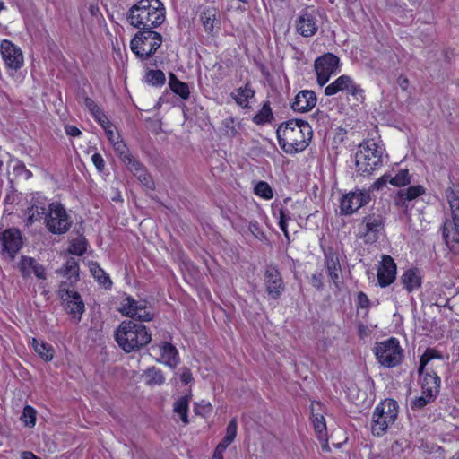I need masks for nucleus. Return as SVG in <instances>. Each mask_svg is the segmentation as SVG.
Returning <instances> with one entry per match:
<instances>
[{
    "instance_id": "nucleus-5",
    "label": "nucleus",
    "mask_w": 459,
    "mask_h": 459,
    "mask_svg": "<svg viewBox=\"0 0 459 459\" xmlns=\"http://www.w3.org/2000/svg\"><path fill=\"white\" fill-rule=\"evenodd\" d=\"M398 408V403L394 399H385L375 407L371 422V431L374 436L381 437L386 433L388 428L397 419Z\"/></svg>"
},
{
    "instance_id": "nucleus-50",
    "label": "nucleus",
    "mask_w": 459,
    "mask_h": 459,
    "mask_svg": "<svg viewBox=\"0 0 459 459\" xmlns=\"http://www.w3.org/2000/svg\"><path fill=\"white\" fill-rule=\"evenodd\" d=\"M112 145L116 151V152L118 154L120 159L123 160V162L126 161V157L131 156L126 145L124 143V142L121 139L118 141H115V143H113Z\"/></svg>"
},
{
    "instance_id": "nucleus-63",
    "label": "nucleus",
    "mask_w": 459,
    "mask_h": 459,
    "mask_svg": "<svg viewBox=\"0 0 459 459\" xmlns=\"http://www.w3.org/2000/svg\"><path fill=\"white\" fill-rule=\"evenodd\" d=\"M22 459H41L40 457L37 456L30 451H23L21 454Z\"/></svg>"
},
{
    "instance_id": "nucleus-60",
    "label": "nucleus",
    "mask_w": 459,
    "mask_h": 459,
    "mask_svg": "<svg viewBox=\"0 0 459 459\" xmlns=\"http://www.w3.org/2000/svg\"><path fill=\"white\" fill-rule=\"evenodd\" d=\"M287 221H288L287 216L285 215L283 211H281L279 225H280L281 230L284 232L285 237L289 238L288 231H287Z\"/></svg>"
},
{
    "instance_id": "nucleus-23",
    "label": "nucleus",
    "mask_w": 459,
    "mask_h": 459,
    "mask_svg": "<svg viewBox=\"0 0 459 459\" xmlns=\"http://www.w3.org/2000/svg\"><path fill=\"white\" fill-rule=\"evenodd\" d=\"M316 96L313 91L304 90L299 91L291 104L294 111L307 112L316 104Z\"/></svg>"
},
{
    "instance_id": "nucleus-27",
    "label": "nucleus",
    "mask_w": 459,
    "mask_h": 459,
    "mask_svg": "<svg viewBox=\"0 0 459 459\" xmlns=\"http://www.w3.org/2000/svg\"><path fill=\"white\" fill-rule=\"evenodd\" d=\"M231 98L243 108H248L249 100L255 97V91L250 88L247 82L244 87H239L230 93Z\"/></svg>"
},
{
    "instance_id": "nucleus-61",
    "label": "nucleus",
    "mask_w": 459,
    "mask_h": 459,
    "mask_svg": "<svg viewBox=\"0 0 459 459\" xmlns=\"http://www.w3.org/2000/svg\"><path fill=\"white\" fill-rule=\"evenodd\" d=\"M369 303V300L364 293L360 292L357 298V304L359 308H366Z\"/></svg>"
},
{
    "instance_id": "nucleus-22",
    "label": "nucleus",
    "mask_w": 459,
    "mask_h": 459,
    "mask_svg": "<svg viewBox=\"0 0 459 459\" xmlns=\"http://www.w3.org/2000/svg\"><path fill=\"white\" fill-rule=\"evenodd\" d=\"M145 300H134L131 297L125 298L118 308L123 316H149Z\"/></svg>"
},
{
    "instance_id": "nucleus-49",
    "label": "nucleus",
    "mask_w": 459,
    "mask_h": 459,
    "mask_svg": "<svg viewBox=\"0 0 459 459\" xmlns=\"http://www.w3.org/2000/svg\"><path fill=\"white\" fill-rule=\"evenodd\" d=\"M212 411V406L209 402L202 400L195 403L194 411L196 415L205 417L210 414Z\"/></svg>"
},
{
    "instance_id": "nucleus-1",
    "label": "nucleus",
    "mask_w": 459,
    "mask_h": 459,
    "mask_svg": "<svg viewBox=\"0 0 459 459\" xmlns=\"http://www.w3.org/2000/svg\"><path fill=\"white\" fill-rule=\"evenodd\" d=\"M276 133L280 146L290 154L305 150L313 135L310 125L301 119H291L282 123Z\"/></svg>"
},
{
    "instance_id": "nucleus-44",
    "label": "nucleus",
    "mask_w": 459,
    "mask_h": 459,
    "mask_svg": "<svg viewBox=\"0 0 459 459\" xmlns=\"http://www.w3.org/2000/svg\"><path fill=\"white\" fill-rule=\"evenodd\" d=\"M389 182L395 186H406L411 182V176L408 169H402L394 177H390Z\"/></svg>"
},
{
    "instance_id": "nucleus-28",
    "label": "nucleus",
    "mask_w": 459,
    "mask_h": 459,
    "mask_svg": "<svg viewBox=\"0 0 459 459\" xmlns=\"http://www.w3.org/2000/svg\"><path fill=\"white\" fill-rule=\"evenodd\" d=\"M30 344L39 357L46 362H49L54 358L55 350L53 346L44 341L39 342L37 338L33 337L30 341Z\"/></svg>"
},
{
    "instance_id": "nucleus-52",
    "label": "nucleus",
    "mask_w": 459,
    "mask_h": 459,
    "mask_svg": "<svg viewBox=\"0 0 459 459\" xmlns=\"http://www.w3.org/2000/svg\"><path fill=\"white\" fill-rule=\"evenodd\" d=\"M104 130L108 141L111 143H115V141L120 140V134L117 133L116 126H114L112 124L104 128Z\"/></svg>"
},
{
    "instance_id": "nucleus-20",
    "label": "nucleus",
    "mask_w": 459,
    "mask_h": 459,
    "mask_svg": "<svg viewBox=\"0 0 459 459\" xmlns=\"http://www.w3.org/2000/svg\"><path fill=\"white\" fill-rule=\"evenodd\" d=\"M415 324L421 327V334L429 338L439 340L444 337L445 327L436 322L435 317H418Z\"/></svg>"
},
{
    "instance_id": "nucleus-18",
    "label": "nucleus",
    "mask_w": 459,
    "mask_h": 459,
    "mask_svg": "<svg viewBox=\"0 0 459 459\" xmlns=\"http://www.w3.org/2000/svg\"><path fill=\"white\" fill-rule=\"evenodd\" d=\"M343 91H347L353 96L362 92L359 86L355 84L350 76L341 75L333 82L325 87V94L326 96H332Z\"/></svg>"
},
{
    "instance_id": "nucleus-24",
    "label": "nucleus",
    "mask_w": 459,
    "mask_h": 459,
    "mask_svg": "<svg viewBox=\"0 0 459 459\" xmlns=\"http://www.w3.org/2000/svg\"><path fill=\"white\" fill-rule=\"evenodd\" d=\"M297 31L304 37H311L317 31V25L314 15L311 13H302L297 21Z\"/></svg>"
},
{
    "instance_id": "nucleus-14",
    "label": "nucleus",
    "mask_w": 459,
    "mask_h": 459,
    "mask_svg": "<svg viewBox=\"0 0 459 459\" xmlns=\"http://www.w3.org/2000/svg\"><path fill=\"white\" fill-rule=\"evenodd\" d=\"M370 195L368 191H355L344 195L341 200V212L345 215H351L358 211L361 206L369 202Z\"/></svg>"
},
{
    "instance_id": "nucleus-11",
    "label": "nucleus",
    "mask_w": 459,
    "mask_h": 459,
    "mask_svg": "<svg viewBox=\"0 0 459 459\" xmlns=\"http://www.w3.org/2000/svg\"><path fill=\"white\" fill-rule=\"evenodd\" d=\"M323 404L320 402L313 401L310 403V420L315 433L320 441L323 448L329 449L328 435L325 419L322 413Z\"/></svg>"
},
{
    "instance_id": "nucleus-26",
    "label": "nucleus",
    "mask_w": 459,
    "mask_h": 459,
    "mask_svg": "<svg viewBox=\"0 0 459 459\" xmlns=\"http://www.w3.org/2000/svg\"><path fill=\"white\" fill-rule=\"evenodd\" d=\"M161 360L170 368H176L180 361L179 354L174 345L162 342L160 345Z\"/></svg>"
},
{
    "instance_id": "nucleus-8",
    "label": "nucleus",
    "mask_w": 459,
    "mask_h": 459,
    "mask_svg": "<svg viewBox=\"0 0 459 459\" xmlns=\"http://www.w3.org/2000/svg\"><path fill=\"white\" fill-rule=\"evenodd\" d=\"M374 354L379 364L388 368L398 366L403 359V350L395 337L377 342Z\"/></svg>"
},
{
    "instance_id": "nucleus-57",
    "label": "nucleus",
    "mask_w": 459,
    "mask_h": 459,
    "mask_svg": "<svg viewBox=\"0 0 459 459\" xmlns=\"http://www.w3.org/2000/svg\"><path fill=\"white\" fill-rule=\"evenodd\" d=\"M390 179V176L388 175H384L382 176L381 178H379L377 180H376L374 182V184L372 185V189H375V190H379L381 189L384 186L386 185L387 181H389Z\"/></svg>"
},
{
    "instance_id": "nucleus-40",
    "label": "nucleus",
    "mask_w": 459,
    "mask_h": 459,
    "mask_svg": "<svg viewBox=\"0 0 459 459\" xmlns=\"http://www.w3.org/2000/svg\"><path fill=\"white\" fill-rule=\"evenodd\" d=\"M21 420L24 426L33 428L37 420L36 409L30 405H25L22 412Z\"/></svg>"
},
{
    "instance_id": "nucleus-13",
    "label": "nucleus",
    "mask_w": 459,
    "mask_h": 459,
    "mask_svg": "<svg viewBox=\"0 0 459 459\" xmlns=\"http://www.w3.org/2000/svg\"><path fill=\"white\" fill-rule=\"evenodd\" d=\"M0 52L2 58L8 69L17 71L22 66V52L12 41L4 39L0 44Z\"/></svg>"
},
{
    "instance_id": "nucleus-54",
    "label": "nucleus",
    "mask_w": 459,
    "mask_h": 459,
    "mask_svg": "<svg viewBox=\"0 0 459 459\" xmlns=\"http://www.w3.org/2000/svg\"><path fill=\"white\" fill-rule=\"evenodd\" d=\"M91 160L99 171H102L104 169L105 162L100 153H94L91 156Z\"/></svg>"
},
{
    "instance_id": "nucleus-35",
    "label": "nucleus",
    "mask_w": 459,
    "mask_h": 459,
    "mask_svg": "<svg viewBox=\"0 0 459 459\" xmlns=\"http://www.w3.org/2000/svg\"><path fill=\"white\" fill-rule=\"evenodd\" d=\"M26 225H32L35 221H40L46 217V209L43 206L32 204L25 212Z\"/></svg>"
},
{
    "instance_id": "nucleus-2",
    "label": "nucleus",
    "mask_w": 459,
    "mask_h": 459,
    "mask_svg": "<svg viewBox=\"0 0 459 459\" xmlns=\"http://www.w3.org/2000/svg\"><path fill=\"white\" fill-rule=\"evenodd\" d=\"M165 8L160 0H140L128 11L127 19L140 30H152L165 21Z\"/></svg>"
},
{
    "instance_id": "nucleus-36",
    "label": "nucleus",
    "mask_w": 459,
    "mask_h": 459,
    "mask_svg": "<svg viewBox=\"0 0 459 459\" xmlns=\"http://www.w3.org/2000/svg\"><path fill=\"white\" fill-rule=\"evenodd\" d=\"M326 268L329 276L331 277L333 281L336 283L341 273V266L339 264V260L335 255H326Z\"/></svg>"
},
{
    "instance_id": "nucleus-16",
    "label": "nucleus",
    "mask_w": 459,
    "mask_h": 459,
    "mask_svg": "<svg viewBox=\"0 0 459 459\" xmlns=\"http://www.w3.org/2000/svg\"><path fill=\"white\" fill-rule=\"evenodd\" d=\"M59 292L61 298L66 302V309L71 314H80L84 312V303L80 294L74 290L67 288L66 282H62Z\"/></svg>"
},
{
    "instance_id": "nucleus-37",
    "label": "nucleus",
    "mask_w": 459,
    "mask_h": 459,
    "mask_svg": "<svg viewBox=\"0 0 459 459\" xmlns=\"http://www.w3.org/2000/svg\"><path fill=\"white\" fill-rule=\"evenodd\" d=\"M425 193V188L422 186H411L405 190L399 191V197L403 201H411ZM404 204V202H403Z\"/></svg>"
},
{
    "instance_id": "nucleus-34",
    "label": "nucleus",
    "mask_w": 459,
    "mask_h": 459,
    "mask_svg": "<svg viewBox=\"0 0 459 459\" xmlns=\"http://www.w3.org/2000/svg\"><path fill=\"white\" fill-rule=\"evenodd\" d=\"M169 87L173 92L179 95L182 99H187L190 91L188 85L180 82L174 74H169Z\"/></svg>"
},
{
    "instance_id": "nucleus-55",
    "label": "nucleus",
    "mask_w": 459,
    "mask_h": 459,
    "mask_svg": "<svg viewBox=\"0 0 459 459\" xmlns=\"http://www.w3.org/2000/svg\"><path fill=\"white\" fill-rule=\"evenodd\" d=\"M137 178L148 188H150V189L154 188V183L152 180L151 177L148 175V173L145 171V169L143 170L142 177H137Z\"/></svg>"
},
{
    "instance_id": "nucleus-4",
    "label": "nucleus",
    "mask_w": 459,
    "mask_h": 459,
    "mask_svg": "<svg viewBox=\"0 0 459 459\" xmlns=\"http://www.w3.org/2000/svg\"><path fill=\"white\" fill-rule=\"evenodd\" d=\"M443 360L444 357L435 348H427L420 358L418 373L422 377L420 383L421 394H433L438 396L441 386V378L431 367H429L432 359Z\"/></svg>"
},
{
    "instance_id": "nucleus-47",
    "label": "nucleus",
    "mask_w": 459,
    "mask_h": 459,
    "mask_svg": "<svg viewBox=\"0 0 459 459\" xmlns=\"http://www.w3.org/2000/svg\"><path fill=\"white\" fill-rule=\"evenodd\" d=\"M87 249V242L83 238L74 239L70 247L69 252L73 255H82Z\"/></svg>"
},
{
    "instance_id": "nucleus-45",
    "label": "nucleus",
    "mask_w": 459,
    "mask_h": 459,
    "mask_svg": "<svg viewBox=\"0 0 459 459\" xmlns=\"http://www.w3.org/2000/svg\"><path fill=\"white\" fill-rule=\"evenodd\" d=\"M165 80V74L160 70H151L146 74V81L152 85H163Z\"/></svg>"
},
{
    "instance_id": "nucleus-38",
    "label": "nucleus",
    "mask_w": 459,
    "mask_h": 459,
    "mask_svg": "<svg viewBox=\"0 0 459 459\" xmlns=\"http://www.w3.org/2000/svg\"><path fill=\"white\" fill-rule=\"evenodd\" d=\"M446 200L449 204L452 217H456L459 220V195L451 187L447 188L445 192Z\"/></svg>"
},
{
    "instance_id": "nucleus-31",
    "label": "nucleus",
    "mask_w": 459,
    "mask_h": 459,
    "mask_svg": "<svg viewBox=\"0 0 459 459\" xmlns=\"http://www.w3.org/2000/svg\"><path fill=\"white\" fill-rule=\"evenodd\" d=\"M189 401L188 395L179 397L173 405V411L179 415L182 422L186 425L189 423L188 411H189Z\"/></svg>"
},
{
    "instance_id": "nucleus-10",
    "label": "nucleus",
    "mask_w": 459,
    "mask_h": 459,
    "mask_svg": "<svg viewBox=\"0 0 459 459\" xmlns=\"http://www.w3.org/2000/svg\"><path fill=\"white\" fill-rule=\"evenodd\" d=\"M45 219L48 230L55 234H63L66 232L71 226V221L65 210L57 203L49 204V212Z\"/></svg>"
},
{
    "instance_id": "nucleus-64",
    "label": "nucleus",
    "mask_w": 459,
    "mask_h": 459,
    "mask_svg": "<svg viewBox=\"0 0 459 459\" xmlns=\"http://www.w3.org/2000/svg\"><path fill=\"white\" fill-rule=\"evenodd\" d=\"M311 283L314 287L319 289L322 286L320 275L314 274L311 278Z\"/></svg>"
},
{
    "instance_id": "nucleus-19",
    "label": "nucleus",
    "mask_w": 459,
    "mask_h": 459,
    "mask_svg": "<svg viewBox=\"0 0 459 459\" xmlns=\"http://www.w3.org/2000/svg\"><path fill=\"white\" fill-rule=\"evenodd\" d=\"M396 264L394 259L387 255H383L381 264L377 270V280L381 287L390 285L395 279Z\"/></svg>"
},
{
    "instance_id": "nucleus-41",
    "label": "nucleus",
    "mask_w": 459,
    "mask_h": 459,
    "mask_svg": "<svg viewBox=\"0 0 459 459\" xmlns=\"http://www.w3.org/2000/svg\"><path fill=\"white\" fill-rule=\"evenodd\" d=\"M437 396L433 394H421L420 396L416 397L411 402V408L413 411L421 410L427 404L433 403Z\"/></svg>"
},
{
    "instance_id": "nucleus-32",
    "label": "nucleus",
    "mask_w": 459,
    "mask_h": 459,
    "mask_svg": "<svg viewBox=\"0 0 459 459\" xmlns=\"http://www.w3.org/2000/svg\"><path fill=\"white\" fill-rule=\"evenodd\" d=\"M145 384L150 386L160 385L165 382L162 371L156 367H150L144 372Z\"/></svg>"
},
{
    "instance_id": "nucleus-12",
    "label": "nucleus",
    "mask_w": 459,
    "mask_h": 459,
    "mask_svg": "<svg viewBox=\"0 0 459 459\" xmlns=\"http://www.w3.org/2000/svg\"><path fill=\"white\" fill-rule=\"evenodd\" d=\"M339 66V58L327 53L315 61V71L316 73L317 82L320 86L325 85L330 79V76L336 72Z\"/></svg>"
},
{
    "instance_id": "nucleus-46",
    "label": "nucleus",
    "mask_w": 459,
    "mask_h": 459,
    "mask_svg": "<svg viewBox=\"0 0 459 459\" xmlns=\"http://www.w3.org/2000/svg\"><path fill=\"white\" fill-rule=\"evenodd\" d=\"M126 161H124V163L126 165L127 169L132 173H134L135 177H142L143 170L144 169L142 163H140L132 155L130 157H126Z\"/></svg>"
},
{
    "instance_id": "nucleus-39",
    "label": "nucleus",
    "mask_w": 459,
    "mask_h": 459,
    "mask_svg": "<svg viewBox=\"0 0 459 459\" xmlns=\"http://www.w3.org/2000/svg\"><path fill=\"white\" fill-rule=\"evenodd\" d=\"M238 433V420L237 418H232L226 428V434L220 441L221 444L229 446L236 438Z\"/></svg>"
},
{
    "instance_id": "nucleus-58",
    "label": "nucleus",
    "mask_w": 459,
    "mask_h": 459,
    "mask_svg": "<svg viewBox=\"0 0 459 459\" xmlns=\"http://www.w3.org/2000/svg\"><path fill=\"white\" fill-rule=\"evenodd\" d=\"M84 105L85 107L90 110V112L91 114L95 113V112H99V110L100 109L97 105L96 103L90 98L88 97H85L84 98Z\"/></svg>"
},
{
    "instance_id": "nucleus-6",
    "label": "nucleus",
    "mask_w": 459,
    "mask_h": 459,
    "mask_svg": "<svg viewBox=\"0 0 459 459\" xmlns=\"http://www.w3.org/2000/svg\"><path fill=\"white\" fill-rule=\"evenodd\" d=\"M384 149L368 140L359 145L355 155L358 171L361 174H371L382 165Z\"/></svg>"
},
{
    "instance_id": "nucleus-29",
    "label": "nucleus",
    "mask_w": 459,
    "mask_h": 459,
    "mask_svg": "<svg viewBox=\"0 0 459 459\" xmlns=\"http://www.w3.org/2000/svg\"><path fill=\"white\" fill-rule=\"evenodd\" d=\"M63 276L67 277L71 284L79 280V264L74 258H68L65 265L57 271Z\"/></svg>"
},
{
    "instance_id": "nucleus-7",
    "label": "nucleus",
    "mask_w": 459,
    "mask_h": 459,
    "mask_svg": "<svg viewBox=\"0 0 459 459\" xmlns=\"http://www.w3.org/2000/svg\"><path fill=\"white\" fill-rule=\"evenodd\" d=\"M162 43V37L152 30H141L131 40V49L141 60L149 59Z\"/></svg>"
},
{
    "instance_id": "nucleus-17",
    "label": "nucleus",
    "mask_w": 459,
    "mask_h": 459,
    "mask_svg": "<svg viewBox=\"0 0 459 459\" xmlns=\"http://www.w3.org/2000/svg\"><path fill=\"white\" fill-rule=\"evenodd\" d=\"M264 284L267 293L277 299L284 290L283 281L278 269L274 266H268L264 273Z\"/></svg>"
},
{
    "instance_id": "nucleus-43",
    "label": "nucleus",
    "mask_w": 459,
    "mask_h": 459,
    "mask_svg": "<svg viewBox=\"0 0 459 459\" xmlns=\"http://www.w3.org/2000/svg\"><path fill=\"white\" fill-rule=\"evenodd\" d=\"M223 130L225 135L228 137H235L239 131L240 124L233 117H229L222 121Z\"/></svg>"
},
{
    "instance_id": "nucleus-9",
    "label": "nucleus",
    "mask_w": 459,
    "mask_h": 459,
    "mask_svg": "<svg viewBox=\"0 0 459 459\" xmlns=\"http://www.w3.org/2000/svg\"><path fill=\"white\" fill-rule=\"evenodd\" d=\"M385 219L380 212H372L366 215L359 229V238L366 244L375 243L385 229Z\"/></svg>"
},
{
    "instance_id": "nucleus-59",
    "label": "nucleus",
    "mask_w": 459,
    "mask_h": 459,
    "mask_svg": "<svg viewBox=\"0 0 459 459\" xmlns=\"http://www.w3.org/2000/svg\"><path fill=\"white\" fill-rule=\"evenodd\" d=\"M180 380L184 385H188L193 380L192 373L189 368H185L182 371Z\"/></svg>"
},
{
    "instance_id": "nucleus-15",
    "label": "nucleus",
    "mask_w": 459,
    "mask_h": 459,
    "mask_svg": "<svg viewBox=\"0 0 459 459\" xmlns=\"http://www.w3.org/2000/svg\"><path fill=\"white\" fill-rule=\"evenodd\" d=\"M3 255L13 259L22 246L21 233L16 229H7L0 235Z\"/></svg>"
},
{
    "instance_id": "nucleus-51",
    "label": "nucleus",
    "mask_w": 459,
    "mask_h": 459,
    "mask_svg": "<svg viewBox=\"0 0 459 459\" xmlns=\"http://www.w3.org/2000/svg\"><path fill=\"white\" fill-rule=\"evenodd\" d=\"M201 19L203 21V25H204L205 31L212 32L213 30L215 14L210 11H207L202 14Z\"/></svg>"
},
{
    "instance_id": "nucleus-53",
    "label": "nucleus",
    "mask_w": 459,
    "mask_h": 459,
    "mask_svg": "<svg viewBox=\"0 0 459 459\" xmlns=\"http://www.w3.org/2000/svg\"><path fill=\"white\" fill-rule=\"evenodd\" d=\"M92 115L103 129L111 125L107 116L100 109L99 112H95Z\"/></svg>"
},
{
    "instance_id": "nucleus-33",
    "label": "nucleus",
    "mask_w": 459,
    "mask_h": 459,
    "mask_svg": "<svg viewBox=\"0 0 459 459\" xmlns=\"http://www.w3.org/2000/svg\"><path fill=\"white\" fill-rule=\"evenodd\" d=\"M89 266L91 274L100 285H102L106 289L111 287L112 281L109 276L105 273V271L102 268H100L98 263L91 262Z\"/></svg>"
},
{
    "instance_id": "nucleus-3",
    "label": "nucleus",
    "mask_w": 459,
    "mask_h": 459,
    "mask_svg": "<svg viewBox=\"0 0 459 459\" xmlns=\"http://www.w3.org/2000/svg\"><path fill=\"white\" fill-rule=\"evenodd\" d=\"M137 318L139 322H122L115 333L117 344L127 353L140 350L152 340V335L143 322H150L153 317Z\"/></svg>"
},
{
    "instance_id": "nucleus-48",
    "label": "nucleus",
    "mask_w": 459,
    "mask_h": 459,
    "mask_svg": "<svg viewBox=\"0 0 459 459\" xmlns=\"http://www.w3.org/2000/svg\"><path fill=\"white\" fill-rule=\"evenodd\" d=\"M255 194L264 199H271L273 197V190L268 183L260 181L255 187Z\"/></svg>"
},
{
    "instance_id": "nucleus-62",
    "label": "nucleus",
    "mask_w": 459,
    "mask_h": 459,
    "mask_svg": "<svg viewBox=\"0 0 459 459\" xmlns=\"http://www.w3.org/2000/svg\"><path fill=\"white\" fill-rule=\"evenodd\" d=\"M65 132L71 136H79L81 134V131L74 126H66Z\"/></svg>"
},
{
    "instance_id": "nucleus-25",
    "label": "nucleus",
    "mask_w": 459,
    "mask_h": 459,
    "mask_svg": "<svg viewBox=\"0 0 459 459\" xmlns=\"http://www.w3.org/2000/svg\"><path fill=\"white\" fill-rule=\"evenodd\" d=\"M20 271L24 277L34 273L39 279H45L44 267L31 257L22 256L19 264Z\"/></svg>"
},
{
    "instance_id": "nucleus-21",
    "label": "nucleus",
    "mask_w": 459,
    "mask_h": 459,
    "mask_svg": "<svg viewBox=\"0 0 459 459\" xmlns=\"http://www.w3.org/2000/svg\"><path fill=\"white\" fill-rule=\"evenodd\" d=\"M443 235L449 248L459 253V219L452 217V221H446L443 227Z\"/></svg>"
},
{
    "instance_id": "nucleus-56",
    "label": "nucleus",
    "mask_w": 459,
    "mask_h": 459,
    "mask_svg": "<svg viewBox=\"0 0 459 459\" xmlns=\"http://www.w3.org/2000/svg\"><path fill=\"white\" fill-rule=\"evenodd\" d=\"M227 448H228V446H226L223 444L219 443L213 451L212 459H224L223 454Z\"/></svg>"
},
{
    "instance_id": "nucleus-30",
    "label": "nucleus",
    "mask_w": 459,
    "mask_h": 459,
    "mask_svg": "<svg viewBox=\"0 0 459 459\" xmlns=\"http://www.w3.org/2000/svg\"><path fill=\"white\" fill-rule=\"evenodd\" d=\"M403 287L409 291L419 288L421 284V277L416 269H409L401 277Z\"/></svg>"
},
{
    "instance_id": "nucleus-42",
    "label": "nucleus",
    "mask_w": 459,
    "mask_h": 459,
    "mask_svg": "<svg viewBox=\"0 0 459 459\" xmlns=\"http://www.w3.org/2000/svg\"><path fill=\"white\" fill-rule=\"evenodd\" d=\"M273 118V112L269 103H264L261 110L254 116L253 122L256 125H264L268 123Z\"/></svg>"
}]
</instances>
